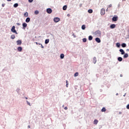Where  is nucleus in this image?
<instances>
[{
	"instance_id": "f03ea898",
	"label": "nucleus",
	"mask_w": 129,
	"mask_h": 129,
	"mask_svg": "<svg viewBox=\"0 0 129 129\" xmlns=\"http://www.w3.org/2000/svg\"><path fill=\"white\" fill-rule=\"evenodd\" d=\"M117 20H118V17L117 16H114L112 19L113 22H116Z\"/></svg>"
},
{
	"instance_id": "a18cd8bd",
	"label": "nucleus",
	"mask_w": 129,
	"mask_h": 129,
	"mask_svg": "<svg viewBox=\"0 0 129 129\" xmlns=\"http://www.w3.org/2000/svg\"><path fill=\"white\" fill-rule=\"evenodd\" d=\"M70 15L68 14V17H70Z\"/></svg>"
},
{
	"instance_id": "412c9836",
	"label": "nucleus",
	"mask_w": 129,
	"mask_h": 129,
	"mask_svg": "<svg viewBox=\"0 0 129 129\" xmlns=\"http://www.w3.org/2000/svg\"><path fill=\"white\" fill-rule=\"evenodd\" d=\"M92 39H93V37H92V36L90 35L89 36V41H91L92 40Z\"/></svg>"
},
{
	"instance_id": "c85d7f7f",
	"label": "nucleus",
	"mask_w": 129,
	"mask_h": 129,
	"mask_svg": "<svg viewBox=\"0 0 129 129\" xmlns=\"http://www.w3.org/2000/svg\"><path fill=\"white\" fill-rule=\"evenodd\" d=\"M85 25H83L82 26V30H85Z\"/></svg>"
},
{
	"instance_id": "09e8293b",
	"label": "nucleus",
	"mask_w": 129,
	"mask_h": 129,
	"mask_svg": "<svg viewBox=\"0 0 129 129\" xmlns=\"http://www.w3.org/2000/svg\"><path fill=\"white\" fill-rule=\"evenodd\" d=\"M62 107H64V105H62Z\"/></svg>"
},
{
	"instance_id": "a878e982",
	"label": "nucleus",
	"mask_w": 129,
	"mask_h": 129,
	"mask_svg": "<svg viewBox=\"0 0 129 129\" xmlns=\"http://www.w3.org/2000/svg\"><path fill=\"white\" fill-rule=\"evenodd\" d=\"M49 39H46L45 41V44H48V43H49Z\"/></svg>"
},
{
	"instance_id": "5701e85b",
	"label": "nucleus",
	"mask_w": 129,
	"mask_h": 129,
	"mask_svg": "<svg viewBox=\"0 0 129 129\" xmlns=\"http://www.w3.org/2000/svg\"><path fill=\"white\" fill-rule=\"evenodd\" d=\"M35 15H39V11L36 10L34 12Z\"/></svg>"
},
{
	"instance_id": "58836bf2",
	"label": "nucleus",
	"mask_w": 129,
	"mask_h": 129,
	"mask_svg": "<svg viewBox=\"0 0 129 129\" xmlns=\"http://www.w3.org/2000/svg\"><path fill=\"white\" fill-rule=\"evenodd\" d=\"M41 48H42V49H44V46H43L42 44H41Z\"/></svg>"
},
{
	"instance_id": "b1692460",
	"label": "nucleus",
	"mask_w": 129,
	"mask_h": 129,
	"mask_svg": "<svg viewBox=\"0 0 129 129\" xmlns=\"http://www.w3.org/2000/svg\"><path fill=\"white\" fill-rule=\"evenodd\" d=\"M18 6H19V4H18L17 3L15 4L14 5V8H17V7H18Z\"/></svg>"
},
{
	"instance_id": "9d476101",
	"label": "nucleus",
	"mask_w": 129,
	"mask_h": 129,
	"mask_svg": "<svg viewBox=\"0 0 129 129\" xmlns=\"http://www.w3.org/2000/svg\"><path fill=\"white\" fill-rule=\"evenodd\" d=\"M18 51H19V52H22V50H23V48H22V47L20 46L18 47L17 48Z\"/></svg>"
},
{
	"instance_id": "bb28decb",
	"label": "nucleus",
	"mask_w": 129,
	"mask_h": 129,
	"mask_svg": "<svg viewBox=\"0 0 129 129\" xmlns=\"http://www.w3.org/2000/svg\"><path fill=\"white\" fill-rule=\"evenodd\" d=\"M78 75H79V74L78 73H76L74 74L75 77H77V76H78Z\"/></svg>"
},
{
	"instance_id": "f8f14e48",
	"label": "nucleus",
	"mask_w": 129,
	"mask_h": 129,
	"mask_svg": "<svg viewBox=\"0 0 129 129\" xmlns=\"http://www.w3.org/2000/svg\"><path fill=\"white\" fill-rule=\"evenodd\" d=\"M110 28L111 29H114L115 28V24H112L110 25Z\"/></svg>"
},
{
	"instance_id": "9b49d317",
	"label": "nucleus",
	"mask_w": 129,
	"mask_h": 129,
	"mask_svg": "<svg viewBox=\"0 0 129 129\" xmlns=\"http://www.w3.org/2000/svg\"><path fill=\"white\" fill-rule=\"evenodd\" d=\"M119 51L121 52V55H123L124 54V51L122 49H120Z\"/></svg>"
},
{
	"instance_id": "2f4dec72",
	"label": "nucleus",
	"mask_w": 129,
	"mask_h": 129,
	"mask_svg": "<svg viewBox=\"0 0 129 129\" xmlns=\"http://www.w3.org/2000/svg\"><path fill=\"white\" fill-rule=\"evenodd\" d=\"M28 12H26L25 13L24 16L25 17H28Z\"/></svg>"
},
{
	"instance_id": "3c124183",
	"label": "nucleus",
	"mask_w": 129,
	"mask_h": 129,
	"mask_svg": "<svg viewBox=\"0 0 129 129\" xmlns=\"http://www.w3.org/2000/svg\"><path fill=\"white\" fill-rule=\"evenodd\" d=\"M37 45H38V42H36Z\"/></svg>"
},
{
	"instance_id": "f704fd0d",
	"label": "nucleus",
	"mask_w": 129,
	"mask_h": 129,
	"mask_svg": "<svg viewBox=\"0 0 129 129\" xmlns=\"http://www.w3.org/2000/svg\"><path fill=\"white\" fill-rule=\"evenodd\" d=\"M127 109H129V104L126 106Z\"/></svg>"
},
{
	"instance_id": "ea45409f",
	"label": "nucleus",
	"mask_w": 129,
	"mask_h": 129,
	"mask_svg": "<svg viewBox=\"0 0 129 129\" xmlns=\"http://www.w3.org/2000/svg\"><path fill=\"white\" fill-rule=\"evenodd\" d=\"M27 104H28V105L31 106V104H30V103L29 102H28V101H27Z\"/></svg>"
},
{
	"instance_id": "6e6552de",
	"label": "nucleus",
	"mask_w": 129,
	"mask_h": 129,
	"mask_svg": "<svg viewBox=\"0 0 129 129\" xmlns=\"http://www.w3.org/2000/svg\"><path fill=\"white\" fill-rule=\"evenodd\" d=\"M22 26L23 27V29H26V27H27V26H28V25L27 24V23H23Z\"/></svg>"
},
{
	"instance_id": "a211bd4d",
	"label": "nucleus",
	"mask_w": 129,
	"mask_h": 129,
	"mask_svg": "<svg viewBox=\"0 0 129 129\" xmlns=\"http://www.w3.org/2000/svg\"><path fill=\"white\" fill-rule=\"evenodd\" d=\"M62 9L63 11H66L67 10V6L66 5L64 6Z\"/></svg>"
},
{
	"instance_id": "1a4fd4ad",
	"label": "nucleus",
	"mask_w": 129,
	"mask_h": 129,
	"mask_svg": "<svg viewBox=\"0 0 129 129\" xmlns=\"http://www.w3.org/2000/svg\"><path fill=\"white\" fill-rule=\"evenodd\" d=\"M93 60V62L94 64H95L96 62H97V60H96V57H94Z\"/></svg>"
},
{
	"instance_id": "aec40b11",
	"label": "nucleus",
	"mask_w": 129,
	"mask_h": 129,
	"mask_svg": "<svg viewBox=\"0 0 129 129\" xmlns=\"http://www.w3.org/2000/svg\"><path fill=\"white\" fill-rule=\"evenodd\" d=\"M121 46L123 48H125V47H126V44L125 43H122Z\"/></svg>"
},
{
	"instance_id": "c9c22d12",
	"label": "nucleus",
	"mask_w": 129,
	"mask_h": 129,
	"mask_svg": "<svg viewBox=\"0 0 129 129\" xmlns=\"http://www.w3.org/2000/svg\"><path fill=\"white\" fill-rule=\"evenodd\" d=\"M73 36L74 38H76V35L74 33L73 34Z\"/></svg>"
},
{
	"instance_id": "c756f323",
	"label": "nucleus",
	"mask_w": 129,
	"mask_h": 129,
	"mask_svg": "<svg viewBox=\"0 0 129 129\" xmlns=\"http://www.w3.org/2000/svg\"><path fill=\"white\" fill-rule=\"evenodd\" d=\"M66 87H68V85H69V83L68 82V81H66Z\"/></svg>"
},
{
	"instance_id": "20e7f679",
	"label": "nucleus",
	"mask_w": 129,
	"mask_h": 129,
	"mask_svg": "<svg viewBox=\"0 0 129 129\" xmlns=\"http://www.w3.org/2000/svg\"><path fill=\"white\" fill-rule=\"evenodd\" d=\"M104 14H105V9H102L101 10V16H104Z\"/></svg>"
},
{
	"instance_id": "de8ad7c7",
	"label": "nucleus",
	"mask_w": 129,
	"mask_h": 129,
	"mask_svg": "<svg viewBox=\"0 0 129 129\" xmlns=\"http://www.w3.org/2000/svg\"><path fill=\"white\" fill-rule=\"evenodd\" d=\"M116 95H118V93H117V94H116Z\"/></svg>"
},
{
	"instance_id": "79ce46f5",
	"label": "nucleus",
	"mask_w": 129,
	"mask_h": 129,
	"mask_svg": "<svg viewBox=\"0 0 129 129\" xmlns=\"http://www.w3.org/2000/svg\"><path fill=\"white\" fill-rule=\"evenodd\" d=\"M5 4H2V7L4 8L5 7Z\"/></svg>"
},
{
	"instance_id": "603ef678",
	"label": "nucleus",
	"mask_w": 129,
	"mask_h": 129,
	"mask_svg": "<svg viewBox=\"0 0 129 129\" xmlns=\"http://www.w3.org/2000/svg\"><path fill=\"white\" fill-rule=\"evenodd\" d=\"M120 77H122V76H121V75H120Z\"/></svg>"
},
{
	"instance_id": "8fccbe9b",
	"label": "nucleus",
	"mask_w": 129,
	"mask_h": 129,
	"mask_svg": "<svg viewBox=\"0 0 129 129\" xmlns=\"http://www.w3.org/2000/svg\"><path fill=\"white\" fill-rule=\"evenodd\" d=\"M28 127L30 128V125L28 126Z\"/></svg>"
},
{
	"instance_id": "72a5a7b5",
	"label": "nucleus",
	"mask_w": 129,
	"mask_h": 129,
	"mask_svg": "<svg viewBox=\"0 0 129 129\" xmlns=\"http://www.w3.org/2000/svg\"><path fill=\"white\" fill-rule=\"evenodd\" d=\"M111 7H112V5L111 4H110L108 7V8H111Z\"/></svg>"
},
{
	"instance_id": "4468645a",
	"label": "nucleus",
	"mask_w": 129,
	"mask_h": 129,
	"mask_svg": "<svg viewBox=\"0 0 129 129\" xmlns=\"http://www.w3.org/2000/svg\"><path fill=\"white\" fill-rule=\"evenodd\" d=\"M97 123H98V120L95 119L94 120V124H97Z\"/></svg>"
},
{
	"instance_id": "864d4df0",
	"label": "nucleus",
	"mask_w": 129,
	"mask_h": 129,
	"mask_svg": "<svg viewBox=\"0 0 129 129\" xmlns=\"http://www.w3.org/2000/svg\"><path fill=\"white\" fill-rule=\"evenodd\" d=\"M26 99H28V98H26Z\"/></svg>"
},
{
	"instance_id": "423d86ee",
	"label": "nucleus",
	"mask_w": 129,
	"mask_h": 129,
	"mask_svg": "<svg viewBox=\"0 0 129 129\" xmlns=\"http://www.w3.org/2000/svg\"><path fill=\"white\" fill-rule=\"evenodd\" d=\"M95 41L97 43H100V42H101V40H100V39L98 37L95 38Z\"/></svg>"
},
{
	"instance_id": "7ed1b4c3",
	"label": "nucleus",
	"mask_w": 129,
	"mask_h": 129,
	"mask_svg": "<svg viewBox=\"0 0 129 129\" xmlns=\"http://www.w3.org/2000/svg\"><path fill=\"white\" fill-rule=\"evenodd\" d=\"M53 21L55 23H58V22L60 21V18L58 17L54 18Z\"/></svg>"
},
{
	"instance_id": "e433bc0d",
	"label": "nucleus",
	"mask_w": 129,
	"mask_h": 129,
	"mask_svg": "<svg viewBox=\"0 0 129 129\" xmlns=\"http://www.w3.org/2000/svg\"><path fill=\"white\" fill-rule=\"evenodd\" d=\"M64 109H65V110H67V109H68V108L67 107H65L64 108Z\"/></svg>"
},
{
	"instance_id": "f257e3e1",
	"label": "nucleus",
	"mask_w": 129,
	"mask_h": 129,
	"mask_svg": "<svg viewBox=\"0 0 129 129\" xmlns=\"http://www.w3.org/2000/svg\"><path fill=\"white\" fill-rule=\"evenodd\" d=\"M11 32L13 33H15L16 35H18V32H17V31L16 30V27L15 26H13L11 29Z\"/></svg>"
},
{
	"instance_id": "393cba45",
	"label": "nucleus",
	"mask_w": 129,
	"mask_h": 129,
	"mask_svg": "<svg viewBox=\"0 0 129 129\" xmlns=\"http://www.w3.org/2000/svg\"><path fill=\"white\" fill-rule=\"evenodd\" d=\"M95 34H96V35H97V34H98L99 35H100V34H101V33H100V31H96V32H95Z\"/></svg>"
},
{
	"instance_id": "39448f33",
	"label": "nucleus",
	"mask_w": 129,
	"mask_h": 129,
	"mask_svg": "<svg viewBox=\"0 0 129 129\" xmlns=\"http://www.w3.org/2000/svg\"><path fill=\"white\" fill-rule=\"evenodd\" d=\"M46 12H47V14H51L52 13V9H51L50 8H48L46 10Z\"/></svg>"
},
{
	"instance_id": "f3484780",
	"label": "nucleus",
	"mask_w": 129,
	"mask_h": 129,
	"mask_svg": "<svg viewBox=\"0 0 129 129\" xmlns=\"http://www.w3.org/2000/svg\"><path fill=\"white\" fill-rule=\"evenodd\" d=\"M118 61H119V62H121V61H122V58L121 57H118Z\"/></svg>"
},
{
	"instance_id": "4be33fe9",
	"label": "nucleus",
	"mask_w": 129,
	"mask_h": 129,
	"mask_svg": "<svg viewBox=\"0 0 129 129\" xmlns=\"http://www.w3.org/2000/svg\"><path fill=\"white\" fill-rule=\"evenodd\" d=\"M60 59H63L64 58V54H61L60 56Z\"/></svg>"
},
{
	"instance_id": "cd10ccee",
	"label": "nucleus",
	"mask_w": 129,
	"mask_h": 129,
	"mask_svg": "<svg viewBox=\"0 0 129 129\" xmlns=\"http://www.w3.org/2000/svg\"><path fill=\"white\" fill-rule=\"evenodd\" d=\"M15 38H16L15 35L13 34L11 35V39H15Z\"/></svg>"
},
{
	"instance_id": "4c0bfd02",
	"label": "nucleus",
	"mask_w": 129,
	"mask_h": 129,
	"mask_svg": "<svg viewBox=\"0 0 129 129\" xmlns=\"http://www.w3.org/2000/svg\"><path fill=\"white\" fill-rule=\"evenodd\" d=\"M33 0H29V3H33Z\"/></svg>"
},
{
	"instance_id": "c03bdc74",
	"label": "nucleus",
	"mask_w": 129,
	"mask_h": 129,
	"mask_svg": "<svg viewBox=\"0 0 129 129\" xmlns=\"http://www.w3.org/2000/svg\"><path fill=\"white\" fill-rule=\"evenodd\" d=\"M12 0H7V2H11Z\"/></svg>"
},
{
	"instance_id": "37998d69",
	"label": "nucleus",
	"mask_w": 129,
	"mask_h": 129,
	"mask_svg": "<svg viewBox=\"0 0 129 129\" xmlns=\"http://www.w3.org/2000/svg\"><path fill=\"white\" fill-rule=\"evenodd\" d=\"M108 8L106 10V12H108Z\"/></svg>"
},
{
	"instance_id": "7c9ffc66",
	"label": "nucleus",
	"mask_w": 129,
	"mask_h": 129,
	"mask_svg": "<svg viewBox=\"0 0 129 129\" xmlns=\"http://www.w3.org/2000/svg\"><path fill=\"white\" fill-rule=\"evenodd\" d=\"M86 41H87V39H86V38L83 39V41L84 42V43H85V42H86Z\"/></svg>"
},
{
	"instance_id": "a19ab883",
	"label": "nucleus",
	"mask_w": 129,
	"mask_h": 129,
	"mask_svg": "<svg viewBox=\"0 0 129 129\" xmlns=\"http://www.w3.org/2000/svg\"><path fill=\"white\" fill-rule=\"evenodd\" d=\"M17 25L18 26H20V25H21V24H20V23H17Z\"/></svg>"
},
{
	"instance_id": "2eb2a0df",
	"label": "nucleus",
	"mask_w": 129,
	"mask_h": 129,
	"mask_svg": "<svg viewBox=\"0 0 129 129\" xmlns=\"http://www.w3.org/2000/svg\"><path fill=\"white\" fill-rule=\"evenodd\" d=\"M30 21H31V19H30V18H27L26 19V23H29L30 22Z\"/></svg>"
},
{
	"instance_id": "473e14b6",
	"label": "nucleus",
	"mask_w": 129,
	"mask_h": 129,
	"mask_svg": "<svg viewBox=\"0 0 129 129\" xmlns=\"http://www.w3.org/2000/svg\"><path fill=\"white\" fill-rule=\"evenodd\" d=\"M116 46H117V47H120V44H119V43H116Z\"/></svg>"
},
{
	"instance_id": "6ab92c4d",
	"label": "nucleus",
	"mask_w": 129,
	"mask_h": 129,
	"mask_svg": "<svg viewBox=\"0 0 129 129\" xmlns=\"http://www.w3.org/2000/svg\"><path fill=\"white\" fill-rule=\"evenodd\" d=\"M88 12L89 14H92L93 11L92 9H89Z\"/></svg>"
},
{
	"instance_id": "dca6fc26",
	"label": "nucleus",
	"mask_w": 129,
	"mask_h": 129,
	"mask_svg": "<svg viewBox=\"0 0 129 129\" xmlns=\"http://www.w3.org/2000/svg\"><path fill=\"white\" fill-rule=\"evenodd\" d=\"M127 57H128V54L125 53L124 55H123V58H127Z\"/></svg>"
},
{
	"instance_id": "49530a36",
	"label": "nucleus",
	"mask_w": 129,
	"mask_h": 129,
	"mask_svg": "<svg viewBox=\"0 0 129 129\" xmlns=\"http://www.w3.org/2000/svg\"><path fill=\"white\" fill-rule=\"evenodd\" d=\"M122 2H125V1H126V0H122Z\"/></svg>"
},
{
	"instance_id": "ddd939ff",
	"label": "nucleus",
	"mask_w": 129,
	"mask_h": 129,
	"mask_svg": "<svg viewBox=\"0 0 129 129\" xmlns=\"http://www.w3.org/2000/svg\"><path fill=\"white\" fill-rule=\"evenodd\" d=\"M102 112H105L106 111V109L105 107H103L102 109H101Z\"/></svg>"
},
{
	"instance_id": "0eeeda50",
	"label": "nucleus",
	"mask_w": 129,
	"mask_h": 129,
	"mask_svg": "<svg viewBox=\"0 0 129 129\" xmlns=\"http://www.w3.org/2000/svg\"><path fill=\"white\" fill-rule=\"evenodd\" d=\"M17 45H22V40H18L16 41Z\"/></svg>"
}]
</instances>
